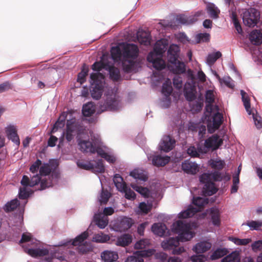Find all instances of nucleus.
I'll use <instances>...</instances> for the list:
<instances>
[{"label": "nucleus", "instance_id": "1", "mask_svg": "<svg viewBox=\"0 0 262 262\" xmlns=\"http://www.w3.org/2000/svg\"><path fill=\"white\" fill-rule=\"evenodd\" d=\"M112 59L115 62H121L123 71L130 73L136 71L139 64L137 58L139 49L133 43L124 45L122 49L118 47H113L111 50Z\"/></svg>", "mask_w": 262, "mask_h": 262}, {"label": "nucleus", "instance_id": "2", "mask_svg": "<svg viewBox=\"0 0 262 262\" xmlns=\"http://www.w3.org/2000/svg\"><path fill=\"white\" fill-rule=\"evenodd\" d=\"M173 226L174 231L179 234L178 236L166 239L162 242L161 246L165 250H171L174 255H179L185 251L183 247H179V242L190 240L194 233L191 231L189 224L181 221H178Z\"/></svg>", "mask_w": 262, "mask_h": 262}, {"label": "nucleus", "instance_id": "3", "mask_svg": "<svg viewBox=\"0 0 262 262\" xmlns=\"http://www.w3.org/2000/svg\"><path fill=\"white\" fill-rule=\"evenodd\" d=\"M92 87L91 95L94 99H99L103 94L104 89V76L100 73H92L90 76Z\"/></svg>", "mask_w": 262, "mask_h": 262}, {"label": "nucleus", "instance_id": "4", "mask_svg": "<svg viewBox=\"0 0 262 262\" xmlns=\"http://www.w3.org/2000/svg\"><path fill=\"white\" fill-rule=\"evenodd\" d=\"M120 101L119 97L116 93L112 92L107 94L105 96V98L100 102L99 111L102 113L117 110L119 108Z\"/></svg>", "mask_w": 262, "mask_h": 262}, {"label": "nucleus", "instance_id": "5", "mask_svg": "<svg viewBox=\"0 0 262 262\" xmlns=\"http://www.w3.org/2000/svg\"><path fill=\"white\" fill-rule=\"evenodd\" d=\"M193 203L198 208L190 206L188 208L180 212L179 214V217L180 219H186L193 216L196 213L201 211L203 207L208 203V199L200 196L193 198Z\"/></svg>", "mask_w": 262, "mask_h": 262}, {"label": "nucleus", "instance_id": "6", "mask_svg": "<svg viewBox=\"0 0 262 262\" xmlns=\"http://www.w3.org/2000/svg\"><path fill=\"white\" fill-rule=\"evenodd\" d=\"M244 24L249 27H254L259 19V12L255 8L246 9L243 12Z\"/></svg>", "mask_w": 262, "mask_h": 262}, {"label": "nucleus", "instance_id": "7", "mask_svg": "<svg viewBox=\"0 0 262 262\" xmlns=\"http://www.w3.org/2000/svg\"><path fill=\"white\" fill-rule=\"evenodd\" d=\"M200 181L205 184L203 187V193L205 196H210L215 194L217 189L215 187V184L210 181V176L207 173H204L200 177Z\"/></svg>", "mask_w": 262, "mask_h": 262}, {"label": "nucleus", "instance_id": "8", "mask_svg": "<svg viewBox=\"0 0 262 262\" xmlns=\"http://www.w3.org/2000/svg\"><path fill=\"white\" fill-rule=\"evenodd\" d=\"M155 251L152 249L137 251L133 255L128 256L125 262H144L143 257H147L154 254Z\"/></svg>", "mask_w": 262, "mask_h": 262}, {"label": "nucleus", "instance_id": "9", "mask_svg": "<svg viewBox=\"0 0 262 262\" xmlns=\"http://www.w3.org/2000/svg\"><path fill=\"white\" fill-rule=\"evenodd\" d=\"M223 140L217 134H214L206 139L204 146L207 148H211L212 150L218 149L223 144Z\"/></svg>", "mask_w": 262, "mask_h": 262}, {"label": "nucleus", "instance_id": "10", "mask_svg": "<svg viewBox=\"0 0 262 262\" xmlns=\"http://www.w3.org/2000/svg\"><path fill=\"white\" fill-rule=\"evenodd\" d=\"M96 140H98V139L92 138L91 141L81 140L79 141L78 145L80 150L83 152H90L92 154L95 146L94 144H96Z\"/></svg>", "mask_w": 262, "mask_h": 262}, {"label": "nucleus", "instance_id": "11", "mask_svg": "<svg viewBox=\"0 0 262 262\" xmlns=\"http://www.w3.org/2000/svg\"><path fill=\"white\" fill-rule=\"evenodd\" d=\"M167 67L170 71L176 74H183L186 71L184 63L178 59L173 62H168Z\"/></svg>", "mask_w": 262, "mask_h": 262}, {"label": "nucleus", "instance_id": "12", "mask_svg": "<svg viewBox=\"0 0 262 262\" xmlns=\"http://www.w3.org/2000/svg\"><path fill=\"white\" fill-rule=\"evenodd\" d=\"M176 141L170 136H164L160 143V148L162 150L168 152L174 147Z\"/></svg>", "mask_w": 262, "mask_h": 262}, {"label": "nucleus", "instance_id": "13", "mask_svg": "<svg viewBox=\"0 0 262 262\" xmlns=\"http://www.w3.org/2000/svg\"><path fill=\"white\" fill-rule=\"evenodd\" d=\"M147 60L148 62L152 63V66L157 70H161L165 68V61L161 58L154 57V54L150 52L147 57Z\"/></svg>", "mask_w": 262, "mask_h": 262}, {"label": "nucleus", "instance_id": "14", "mask_svg": "<svg viewBox=\"0 0 262 262\" xmlns=\"http://www.w3.org/2000/svg\"><path fill=\"white\" fill-rule=\"evenodd\" d=\"M182 168L185 172L192 174L196 173L199 170L198 164L189 160H185L182 163Z\"/></svg>", "mask_w": 262, "mask_h": 262}, {"label": "nucleus", "instance_id": "15", "mask_svg": "<svg viewBox=\"0 0 262 262\" xmlns=\"http://www.w3.org/2000/svg\"><path fill=\"white\" fill-rule=\"evenodd\" d=\"M179 47L174 44L171 45L167 51L168 62H175L179 57Z\"/></svg>", "mask_w": 262, "mask_h": 262}, {"label": "nucleus", "instance_id": "16", "mask_svg": "<svg viewBox=\"0 0 262 262\" xmlns=\"http://www.w3.org/2000/svg\"><path fill=\"white\" fill-rule=\"evenodd\" d=\"M6 133L8 138L11 140L12 142L19 145L20 144V140L19 137L17 134V130L15 126H9L7 128Z\"/></svg>", "mask_w": 262, "mask_h": 262}, {"label": "nucleus", "instance_id": "17", "mask_svg": "<svg viewBox=\"0 0 262 262\" xmlns=\"http://www.w3.org/2000/svg\"><path fill=\"white\" fill-rule=\"evenodd\" d=\"M150 158H151L152 164L157 167L164 166L167 164L170 160L169 157H162L160 155L154 156L150 157Z\"/></svg>", "mask_w": 262, "mask_h": 262}, {"label": "nucleus", "instance_id": "18", "mask_svg": "<svg viewBox=\"0 0 262 262\" xmlns=\"http://www.w3.org/2000/svg\"><path fill=\"white\" fill-rule=\"evenodd\" d=\"M137 39L142 45L148 46L150 43V36L148 32L139 31L137 34Z\"/></svg>", "mask_w": 262, "mask_h": 262}, {"label": "nucleus", "instance_id": "19", "mask_svg": "<svg viewBox=\"0 0 262 262\" xmlns=\"http://www.w3.org/2000/svg\"><path fill=\"white\" fill-rule=\"evenodd\" d=\"M25 251L33 257H38L47 255L49 251L47 249H25Z\"/></svg>", "mask_w": 262, "mask_h": 262}, {"label": "nucleus", "instance_id": "20", "mask_svg": "<svg viewBox=\"0 0 262 262\" xmlns=\"http://www.w3.org/2000/svg\"><path fill=\"white\" fill-rule=\"evenodd\" d=\"M133 224V222L132 219L126 217H123L118 223V230L120 232L125 231L129 229Z\"/></svg>", "mask_w": 262, "mask_h": 262}, {"label": "nucleus", "instance_id": "21", "mask_svg": "<svg viewBox=\"0 0 262 262\" xmlns=\"http://www.w3.org/2000/svg\"><path fill=\"white\" fill-rule=\"evenodd\" d=\"M101 257L104 262H113L118 259V255L116 252L106 250L101 253Z\"/></svg>", "mask_w": 262, "mask_h": 262}, {"label": "nucleus", "instance_id": "22", "mask_svg": "<svg viewBox=\"0 0 262 262\" xmlns=\"http://www.w3.org/2000/svg\"><path fill=\"white\" fill-rule=\"evenodd\" d=\"M250 41L255 45H259L262 43V33L259 30L252 31L249 36Z\"/></svg>", "mask_w": 262, "mask_h": 262}, {"label": "nucleus", "instance_id": "23", "mask_svg": "<svg viewBox=\"0 0 262 262\" xmlns=\"http://www.w3.org/2000/svg\"><path fill=\"white\" fill-rule=\"evenodd\" d=\"M211 244L207 242L198 243L193 247V250L196 253H203L210 249Z\"/></svg>", "mask_w": 262, "mask_h": 262}, {"label": "nucleus", "instance_id": "24", "mask_svg": "<svg viewBox=\"0 0 262 262\" xmlns=\"http://www.w3.org/2000/svg\"><path fill=\"white\" fill-rule=\"evenodd\" d=\"M67 129L71 131L73 134L76 133L80 134L83 130V126L79 123L77 122H72L70 121H68L67 124Z\"/></svg>", "mask_w": 262, "mask_h": 262}, {"label": "nucleus", "instance_id": "25", "mask_svg": "<svg viewBox=\"0 0 262 262\" xmlns=\"http://www.w3.org/2000/svg\"><path fill=\"white\" fill-rule=\"evenodd\" d=\"M132 242V236L128 234H124L117 238L116 245L121 247L129 245Z\"/></svg>", "mask_w": 262, "mask_h": 262}, {"label": "nucleus", "instance_id": "26", "mask_svg": "<svg viewBox=\"0 0 262 262\" xmlns=\"http://www.w3.org/2000/svg\"><path fill=\"white\" fill-rule=\"evenodd\" d=\"M109 71L110 78L114 81H118L120 79V70L114 66L108 64L107 69Z\"/></svg>", "mask_w": 262, "mask_h": 262}, {"label": "nucleus", "instance_id": "27", "mask_svg": "<svg viewBox=\"0 0 262 262\" xmlns=\"http://www.w3.org/2000/svg\"><path fill=\"white\" fill-rule=\"evenodd\" d=\"M95 105L93 102H88L82 107V114L85 117H90L95 112Z\"/></svg>", "mask_w": 262, "mask_h": 262}, {"label": "nucleus", "instance_id": "28", "mask_svg": "<svg viewBox=\"0 0 262 262\" xmlns=\"http://www.w3.org/2000/svg\"><path fill=\"white\" fill-rule=\"evenodd\" d=\"M151 229L155 234L163 236L165 234L167 227L164 224L155 223L152 226Z\"/></svg>", "mask_w": 262, "mask_h": 262}, {"label": "nucleus", "instance_id": "29", "mask_svg": "<svg viewBox=\"0 0 262 262\" xmlns=\"http://www.w3.org/2000/svg\"><path fill=\"white\" fill-rule=\"evenodd\" d=\"M206 9L208 13L211 18L216 19L219 17L220 10L214 4L209 3L207 5Z\"/></svg>", "mask_w": 262, "mask_h": 262}, {"label": "nucleus", "instance_id": "30", "mask_svg": "<svg viewBox=\"0 0 262 262\" xmlns=\"http://www.w3.org/2000/svg\"><path fill=\"white\" fill-rule=\"evenodd\" d=\"M94 218L96 224L100 229H104L108 224V220L102 217L101 213L95 214Z\"/></svg>", "mask_w": 262, "mask_h": 262}, {"label": "nucleus", "instance_id": "31", "mask_svg": "<svg viewBox=\"0 0 262 262\" xmlns=\"http://www.w3.org/2000/svg\"><path fill=\"white\" fill-rule=\"evenodd\" d=\"M113 181L115 186L119 191L124 190L126 188V184L123 182V178L119 174L115 175Z\"/></svg>", "mask_w": 262, "mask_h": 262}, {"label": "nucleus", "instance_id": "32", "mask_svg": "<svg viewBox=\"0 0 262 262\" xmlns=\"http://www.w3.org/2000/svg\"><path fill=\"white\" fill-rule=\"evenodd\" d=\"M223 116L222 115L217 112L212 117V127L213 130L215 131V130L219 128L221 125L222 124L223 122Z\"/></svg>", "mask_w": 262, "mask_h": 262}, {"label": "nucleus", "instance_id": "33", "mask_svg": "<svg viewBox=\"0 0 262 262\" xmlns=\"http://www.w3.org/2000/svg\"><path fill=\"white\" fill-rule=\"evenodd\" d=\"M89 233L86 231H84L80 235L76 237L73 239L71 245L73 246H79V245H83L82 243L88 237Z\"/></svg>", "mask_w": 262, "mask_h": 262}, {"label": "nucleus", "instance_id": "34", "mask_svg": "<svg viewBox=\"0 0 262 262\" xmlns=\"http://www.w3.org/2000/svg\"><path fill=\"white\" fill-rule=\"evenodd\" d=\"M130 176L137 180L146 181L148 177L143 171L139 169H134L130 172Z\"/></svg>", "mask_w": 262, "mask_h": 262}, {"label": "nucleus", "instance_id": "35", "mask_svg": "<svg viewBox=\"0 0 262 262\" xmlns=\"http://www.w3.org/2000/svg\"><path fill=\"white\" fill-rule=\"evenodd\" d=\"M210 215L213 224L219 226L221 224L219 211L217 209L212 208L210 211Z\"/></svg>", "mask_w": 262, "mask_h": 262}, {"label": "nucleus", "instance_id": "36", "mask_svg": "<svg viewBox=\"0 0 262 262\" xmlns=\"http://www.w3.org/2000/svg\"><path fill=\"white\" fill-rule=\"evenodd\" d=\"M66 118V115L64 114L60 116L57 121L54 124L51 133H54L57 132L58 128H61L64 126Z\"/></svg>", "mask_w": 262, "mask_h": 262}, {"label": "nucleus", "instance_id": "37", "mask_svg": "<svg viewBox=\"0 0 262 262\" xmlns=\"http://www.w3.org/2000/svg\"><path fill=\"white\" fill-rule=\"evenodd\" d=\"M172 92L171 82L170 79H167L162 85V93L166 97H169Z\"/></svg>", "mask_w": 262, "mask_h": 262}, {"label": "nucleus", "instance_id": "38", "mask_svg": "<svg viewBox=\"0 0 262 262\" xmlns=\"http://www.w3.org/2000/svg\"><path fill=\"white\" fill-rule=\"evenodd\" d=\"M177 20L179 23L186 25L192 24L196 22L195 18L191 17L190 16L188 17L185 15H180L178 16Z\"/></svg>", "mask_w": 262, "mask_h": 262}, {"label": "nucleus", "instance_id": "39", "mask_svg": "<svg viewBox=\"0 0 262 262\" xmlns=\"http://www.w3.org/2000/svg\"><path fill=\"white\" fill-rule=\"evenodd\" d=\"M241 93L245 109L248 113L250 115L252 114V110H251L250 99L248 96L246 95V93L243 90L241 91Z\"/></svg>", "mask_w": 262, "mask_h": 262}, {"label": "nucleus", "instance_id": "40", "mask_svg": "<svg viewBox=\"0 0 262 262\" xmlns=\"http://www.w3.org/2000/svg\"><path fill=\"white\" fill-rule=\"evenodd\" d=\"M209 164L212 168L219 170H222L225 165V162L221 160L211 159L209 161Z\"/></svg>", "mask_w": 262, "mask_h": 262}, {"label": "nucleus", "instance_id": "41", "mask_svg": "<svg viewBox=\"0 0 262 262\" xmlns=\"http://www.w3.org/2000/svg\"><path fill=\"white\" fill-rule=\"evenodd\" d=\"M110 236L102 232L99 233L94 235L93 238V241L96 243H105L109 241Z\"/></svg>", "mask_w": 262, "mask_h": 262}, {"label": "nucleus", "instance_id": "42", "mask_svg": "<svg viewBox=\"0 0 262 262\" xmlns=\"http://www.w3.org/2000/svg\"><path fill=\"white\" fill-rule=\"evenodd\" d=\"M222 56V53L219 52L209 54L207 57V63L210 66H212L214 62Z\"/></svg>", "mask_w": 262, "mask_h": 262}, {"label": "nucleus", "instance_id": "43", "mask_svg": "<svg viewBox=\"0 0 262 262\" xmlns=\"http://www.w3.org/2000/svg\"><path fill=\"white\" fill-rule=\"evenodd\" d=\"M227 250L225 248H219L216 249L211 255L212 260L217 259L226 255Z\"/></svg>", "mask_w": 262, "mask_h": 262}, {"label": "nucleus", "instance_id": "44", "mask_svg": "<svg viewBox=\"0 0 262 262\" xmlns=\"http://www.w3.org/2000/svg\"><path fill=\"white\" fill-rule=\"evenodd\" d=\"M94 146H95L92 154L97 153L101 157L103 158L107 152L101 147V142L99 139L96 140V143L94 144Z\"/></svg>", "mask_w": 262, "mask_h": 262}, {"label": "nucleus", "instance_id": "45", "mask_svg": "<svg viewBox=\"0 0 262 262\" xmlns=\"http://www.w3.org/2000/svg\"><path fill=\"white\" fill-rule=\"evenodd\" d=\"M89 68L86 66H83L81 71L78 73L77 76V81L80 84L83 83L85 81V77L88 75Z\"/></svg>", "mask_w": 262, "mask_h": 262}, {"label": "nucleus", "instance_id": "46", "mask_svg": "<svg viewBox=\"0 0 262 262\" xmlns=\"http://www.w3.org/2000/svg\"><path fill=\"white\" fill-rule=\"evenodd\" d=\"M19 205L17 199H14L7 203L5 206V210L7 212H11L15 210Z\"/></svg>", "mask_w": 262, "mask_h": 262}, {"label": "nucleus", "instance_id": "47", "mask_svg": "<svg viewBox=\"0 0 262 262\" xmlns=\"http://www.w3.org/2000/svg\"><path fill=\"white\" fill-rule=\"evenodd\" d=\"M77 165L78 167L85 170H92L94 168V164L90 161L79 160Z\"/></svg>", "mask_w": 262, "mask_h": 262}, {"label": "nucleus", "instance_id": "48", "mask_svg": "<svg viewBox=\"0 0 262 262\" xmlns=\"http://www.w3.org/2000/svg\"><path fill=\"white\" fill-rule=\"evenodd\" d=\"M166 50V46L162 41H158L154 47V52L158 55H162Z\"/></svg>", "mask_w": 262, "mask_h": 262}, {"label": "nucleus", "instance_id": "49", "mask_svg": "<svg viewBox=\"0 0 262 262\" xmlns=\"http://www.w3.org/2000/svg\"><path fill=\"white\" fill-rule=\"evenodd\" d=\"M230 240L238 246H245L251 242V239L250 238L241 239L233 237H230Z\"/></svg>", "mask_w": 262, "mask_h": 262}, {"label": "nucleus", "instance_id": "50", "mask_svg": "<svg viewBox=\"0 0 262 262\" xmlns=\"http://www.w3.org/2000/svg\"><path fill=\"white\" fill-rule=\"evenodd\" d=\"M111 196L110 193L107 190L102 189L101 193L99 199L100 204H105L107 203Z\"/></svg>", "mask_w": 262, "mask_h": 262}, {"label": "nucleus", "instance_id": "51", "mask_svg": "<svg viewBox=\"0 0 262 262\" xmlns=\"http://www.w3.org/2000/svg\"><path fill=\"white\" fill-rule=\"evenodd\" d=\"M104 170L105 168L102 160H98L96 164L94 165V168L92 169L93 172L97 173H103Z\"/></svg>", "mask_w": 262, "mask_h": 262}, {"label": "nucleus", "instance_id": "52", "mask_svg": "<svg viewBox=\"0 0 262 262\" xmlns=\"http://www.w3.org/2000/svg\"><path fill=\"white\" fill-rule=\"evenodd\" d=\"M120 191L124 192L125 193V198L128 200H134L136 198L135 192L130 188H129L127 185L124 190H121V191Z\"/></svg>", "mask_w": 262, "mask_h": 262}, {"label": "nucleus", "instance_id": "53", "mask_svg": "<svg viewBox=\"0 0 262 262\" xmlns=\"http://www.w3.org/2000/svg\"><path fill=\"white\" fill-rule=\"evenodd\" d=\"M150 244L149 240L148 239H142L138 241L135 245L136 249H143L146 248Z\"/></svg>", "mask_w": 262, "mask_h": 262}, {"label": "nucleus", "instance_id": "54", "mask_svg": "<svg viewBox=\"0 0 262 262\" xmlns=\"http://www.w3.org/2000/svg\"><path fill=\"white\" fill-rule=\"evenodd\" d=\"M233 23L234 24V27L235 28L236 31L239 34L242 33V27L239 24V22L238 20L237 15L235 13L232 12V16H231Z\"/></svg>", "mask_w": 262, "mask_h": 262}, {"label": "nucleus", "instance_id": "55", "mask_svg": "<svg viewBox=\"0 0 262 262\" xmlns=\"http://www.w3.org/2000/svg\"><path fill=\"white\" fill-rule=\"evenodd\" d=\"M205 101L208 104L211 105L214 101V95L212 90H207L205 94Z\"/></svg>", "mask_w": 262, "mask_h": 262}, {"label": "nucleus", "instance_id": "56", "mask_svg": "<svg viewBox=\"0 0 262 262\" xmlns=\"http://www.w3.org/2000/svg\"><path fill=\"white\" fill-rule=\"evenodd\" d=\"M246 225L252 230H257L262 227V221H251L247 223Z\"/></svg>", "mask_w": 262, "mask_h": 262}, {"label": "nucleus", "instance_id": "57", "mask_svg": "<svg viewBox=\"0 0 262 262\" xmlns=\"http://www.w3.org/2000/svg\"><path fill=\"white\" fill-rule=\"evenodd\" d=\"M108 64L104 63L103 62H95L92 65V69L94 71H100L101 70L103 69H107V67Z\"/></svg>", "mask_w": 262, "mask_h": 262}, {"label": "nucleus", "instance_id": "58", "mask_svg": "<svg viewBox=\"0 0 262 262\" xmlns=\"http://www.w3.org/2000/svg\"><path fill=\"white\" fill-rule=\"evenodd\" d=\"M238 258V254L235 252H232L231 254L224 257L222 259V262H232L236 260Z\"/></svg>", "mask_w": 262, "mask_h": 262}, {"label": "nucleus", "instance_id": "59", "mask_svg": "<svg viewBox=\"0 0 262 262\" xmlns=\"http://www.w3.org/2000/svg\"><path fill=\"white\" fill-rule=\"evenodd\" d=\"M51 172V169L48 164H45L41 166L39 169V173L41 176L49 175Z\"/></svg>", "mask_w": 262, "mask_h": 262}, {"label": "nucleus", "instance_id": "60", "mask_svg": "<svg viewBox=\"0 0 262 262\" xmlns=\"http://www.w3.org/2000/svg\"><path fill=\"white\" fill-rule=\"evenodd\" d=\"M210 37V34L207 33H200L196 36V39L198 42L209 41Z\"/></svg>", "mask_w": 262, "mask_h": 262}, {"label": "nucleus", "instance_id": "61", "mask_svg": "<svg viewBox=\"0 0 262 262\" xmlns=\"http://www.w3.org/2000/svg\"><path fill=\"white\" fill-rule=\"evenodd\" d=\"M220 81H222L223 82L228 88H233L234 85L233 83L232 79L230 77H225L222 79L220 78L219 75H217Z\"/></svg>", "mask_w": 262, "mask_h": 262}, {"label": "nucleus", "instance_id": "62", "mask_svg": "<svg viewBox=\"0 0 262 262\" xmlns=\"http://www.w3.org/2000/svg\"><path fill=\"white\" fill-rule=\"evenodd\" d=\"M173 84L176 88L181 89L182 86V77L178 75L175 76L173 79Z\"/></svg>", "mask_w": 262, "mask_h": 262}, {"label": "nucleus", "instance_id": "63", "mask_svg": "<svg viewBox=\"0 0 262 262\" xmlns=\"http://www.w3.org/2000/svg\"><path fill=\"white\" fill-rule=\"evenodd\" d=\"M185 97L188 101H192L196 98V95L192 89L185 92Z\"/></svg>", "mask_w": 262, "mask_h": 262}, {"label": "nucleus", "instance_id": "64", "mask_svg": "<svg viewBox=\"0 0 262 262\" xmlns=\"http://www.w3.org/2000/svg\"><path fill=\"white\" fill-rule=\"evenodd\" d=\"M190 260L192 262H205L207 260V257L202 254L193 255L191 257Z\"/></svg>", "mask_w": 262, "mask_h": 262}]
</instances>
